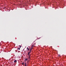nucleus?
Wrapping results in <instances>:
<instances>
[{
    "mask_svg": "<svg viewBox=\"0 0 66 66\" xmlns=\"http://www.w3.org/2000/svg\"><path fill=\"white\" fill-rule=\"evenodd\" d=\"M22 64H23V65H24V63H22Z\"/></svg>",
    "mask_w": 66,
    "mask_h": 66,
    "instance_id": "nucleus-6",
    "label": "nucleus"
},
{
    "mask_svg": "<svg viewBox=\"0 0 66 66\" xmlns=\"http://www.w3.org/2000/svg\"><path fill=\"white\" fill-rule=\"evenodd\" d=\"M30 50V49L29 48L28 49V51H29V50Z\"/></svg>",
    "mask_w": 66,
    "mask_h": 66,
    "instance_id": "nucleus-9",
    "label": "nucleus"
},
{
    "mask_svg": "<svg viewBox=\"0 0 66 66\" xmlns=\"http://www.w3.org/2000/svg\"><path fill=\"white\" fill-rule=\"evenodd\" d=\"M32 47H34V45H32Z\"/></svg>",
    "mask_w": 66,
    "mask_h": 66,
    "instance_id": "nucleus-8",
    "label": "nucleus"
},
{
    "mask_svg": "<svg viewBox=\"0 0 66 66\" xmlns=\"http://www.w3.org/2000/svg\"><path fill=\"white\" fill-rule=\"evenodd\" d=\"M29 56V58L30 59V56H31V54H29V55H28Z\"/></svg>",
    "mask_w": 66,
    "mask_h": 66,
    "instance_id": "nucleus-3",
    "label": "nucleus"
},
{
    "mask_svg": "<svg viewBox=\"0 0 66 66\" xmlns=\"http://www.w3.org/2000/svg\"><path fill=\"white\" fill-rule=\"evenodd\" d=\"M28 49V47L27 48V49Z\"/></svg>",
    "mask_w": 66,
    "mask_h": 66,
    "instance_id": "nucleus-12",
    "label": "nucleus"
},
{
    "mask_svg": "<svg viewBox=\"0 0 66 66\" xmlns=\"http://www.w3.org/2000/svg\"><path fill=\"white\" fill-rule=\"evenodd\" d=\"M20 48H21V46H20Z\"/></svg>",
    "mask_w": 66,
    "mask_h": 66,
    "instance_id": "nucleus-11",
    "label": "nucleus"
},
{
    "mask_svg": "<svg viewBox=\"0 0 66 66\" xmlns=\"http://www.w3.org/2000/svg\"><path fill=\"white\" fill-rule=\"evenodd\" d=\"M32 48H31L30 50V51H31L32 50Z\"/></svg>",
    "mask_w": 66,
    "mask_h": 66,
    "instance_id": "nucleus-5",
    "label": "nucleus"
},
{
    "mask_svg": "<svg viewBox=\"0 0 66 66\" xmlns=\"http://www.w3.org/2000/svg\"><path fill=\"white\" fill-rule=\"evenodd\" d=\"M25 60H26V61H27V60H28V58L26 59H25Z\"/></svg>",
    "mask_w": 66,
    "mask_h": 66,
    "instance_id": "nucleus-7",
    "label": "nucleus"
},
{
    "mask_svg": "<svg viewBox=\"0 0 66 66\" xmlns=\"http://www.w3.org/2000/svg\"><path fill=\"white\" fill-rule=\"evenodd\" d=\"M14 62L15 63H16V62H17V60H15L14 61Z\"/></svg>",
    "mask_w": 66,
    "mask_h": 66,
    "instance_id": "nucleus-2",
    "label": "nucleus"
},
{
    "mask_svg": "<svg viewBox=\"0 0 66 66\" xmlns=\"http://www.w3.org/2000/svg\"><path fill=\"white\" fill-rule=\"evenodd\" d=\"M31 51H30L29 52H28V55H29V54H30V53H31Z\"/></svg>",
    "mask_w": 66,
    "mask_h": 66,
    "instance_id": "nucleus-1",
    "label": "nucleus"
},
{
    "mask_svg": "<svg viewBox=\"0 0 66 66\" xmlns=\"http://www.w3.org/2000/svg\"><path fill=\"white\" fill-rule=\"evenodd\" d=\"M19 51V52H20L19 51Z\"/></svg>",
    "mask_w": 66,
    "mask_h": 66,
    "instance_id": "nucleus-13",
    "label": "nucleus"
},
{
    "mask_svg": "<svg viewBox=\"0 0 66 66\" xmlns=\"http://www.w3.org/2000/svg\"><path fill=\"white\" fill-rule=\"evenodd\" d=\"M18 49L19 50H20V48H18Z\"/></svg>",
    "mask_w": 66,
    "mask_h": 66,
    "instance_id": "nucleus-10",
    "label": "nucleus"
},
{
    "mask_svg": "<svg viewBox=\"0 0 66 66\" xmlns=\"http://www.w3.org/2000/svg\"><path fill=\"white\" fill-rule=\"evenodd\" d=\"M25 66H27V63H25Z\"/></svg>",
    "mask_w": 66,
    "mask_h": 66,
    "instance_id": "nucleus-4",
    "label": "nucleus"
}]
</instances>
